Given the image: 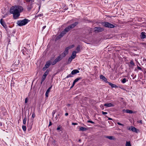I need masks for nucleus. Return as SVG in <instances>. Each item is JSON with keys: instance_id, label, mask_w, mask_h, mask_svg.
Segmentation results:
<instances>
[{"instance_id": "obj_17", "label": "nucleus", "mask_w": 146, "mask_h": 146, "mask_svg": "<svg viewBox=\"0 0 146 146\" xmlns=\"http://www.w3.org/2000/svg\"><path fill=\"white\" fill-rule=\"evenodd\" d=\"M100 79L101 80H102L103 81H104V82H106L107 81V79L106 78L104 77V76H103L102 75H101L100 76Z\"/></svg>"}, {"instance_id": "obj_16", "label": "nucleus", "mask_w": 146, "mask_h": 146, "mask_svg": "<svg viewBox=\"0 0 146 146\" xmlns=\"http://www.w3.org/2000/svg\"><path fill=\"white\" fill-rule=\"evenodd\" d=\"M104 106L108 107H111L114 106V105L113 104L111 103H106L104 105Z\"/></svg>"}, {"instance_id": "obj_60", "label": "nucleus", "mask_w": 146, "mask_h": 146, "mask_svg": "<svg viewBox=\"0 0 146 146\" xmlns=\"http://www.w3.org/2000/svg\"><path fill=\"white\" fill-rule=\"evenodd\" d=\"M70 82L69 83V85H70Z\"/></svg>"}, {"instance_id": "obj_51", "label": "nucleus", "mask_w": 146, "mask_h": 146, "mask_svg": "<svg viewBox=\"0 0 146 146\" xmlns=\"http://www.w3.org/2000/svg\"><path fill=\"white\" fill-rule=\"evenodd\" d=\"M2 123H1V122H0V126H2Z\"/></svg>"}, {"instance_id": "obj_52", "label": "nucleus", "mask_w": 146, "mask_h": 146, "mask_svg": "<svg viewBox=\"0 0 146 146\" xmlns=\"http://www.w3.org/2000/svg\"><path fill=\"white\" fill-rule=\"evenodd\" d=\"M70 104H68L67 105V106H70Z\"/></svg>"}, {"instance_id": "obj_28", "label": "nucleus", "mask_w": 146, "mask_h": 146, "mask_svg": "<svg viewBox=\"0 0 146 146\" xmlns=\"http://www.w3.org/2000/svg\"><path fill=\"white\" fill-rule=\"evenodd\" d=\"M73 59H74L72 58L71 57H70L68 60V63H70Z\"/></svg>"}, {"instance_id": "obj_35", "label": "nucleus", "mask_w": 146, "mask_h": 146, "mask_svg": "<svg viewBox=\"0 0 146 146\" xmlns=\"http://www.w3.org/2000/svg\"><path fill=\"white\" fill-rule=\"evenodd\" d=\"M76 83H72V84L70 88V89L72 88L75 85Z\"/></svg>"}, {"instance_id": "obj_55", "label": "nucleus", "mask_w": 146, "mask_h": 146, "mask_svg": "<svg viewBox=\"0 0 146 146\" xmlns=\"http://www.w3.org/2000/svg\"><path fill=\"white\" fill-rule=\"evenodd\" d=\"M14 83H14V82H13V83H11V85H12L13 84H14Z\"/></svg>"}, {"instance_id": "obj_44", "label": "nucleus", "mask_w": 146, "mask_h": 146, "mask_svg": "<svg viewBox=\"0 0 146 146\" xmlns=\"http://www.w3.org/2000/svg\"><path fill=\"white\" fill-rule=\"evenodd\" d=\"M130 64L131 65H133L134 64L133 62L132 61H131L130 62Z\"/></svg>"}, {"instance_id": "obj_34", "label": "nucleus", "mask_w": 146, "mask_h": 146, "mask_svg": "<svg viewBox=\"0 0 146 146\" xmlns=\"http://www.w3.org/2000/svg\"><path fill=\"white\" fill-rule=\"evenodd\" d=\"M126 82V80L125 78L123 79L122 81V82Z\"/></svg>"}, {"instance_id": "obj_9", "label": "nucleus", "mask_w": 146, "mask_h": 146, "mask_svg": "<svg viewBox=\"0 0 146 146\" xmlns=\"http://www.w3.org/2000/svg\"><path fill=\"white\" fill-rule=\"evenodd\" d=\"M104 30L103 28L100 27H95L94 28V31L95 32H100L103 31Z\"/></svg>"}, {"instance_id": "obj_54", "label": "nucleus", "mask_w": 146, "mask_h": 146, "mask_svg": "<svg viewBox=\"0 0 146 146\" xmlns=\"http://www.w3.org/2000/svg\"><path fill=\"white\" fill-rule=\"evenodd\" d=\"M19 63V62H18V64H17V63H16V64H15V65H18V64Z\"/></svg>"}, {"instance_id": "obj_59", "label": "nucleus", "mask_w": 146, "mask_h": 146, "mask_svg": "<svg viewBox=\"0 0 146 146\" xmlns=\"http://www.w3.org/2000/svg\"><path fill=\"white\" fill-rule=\"evenodd\" d=\"M57 115V116H59V114H58V115Z\"/></svg>"}, {"instance_id": "obj_19", "label": "nucleus", "mask_w": 146, "mask_h": 146, "mask_svg": "<svg viewBox=\"0 0 146 146\" xmlns=\"http://www.w3.org/2000/svg\"><path fill=\"white\" fill-rule=\"evenodd\" d=\"M109 84L110 86L112 88H117L118 87L116 85L112 84L111 83H108Z\"/></svg>"}, {"instance_id": "obj_2", "label": "nucleus", "mask_w": 146, "mask_h": 146, "mask_svg": "<svg viewBox=\"0 0 146 146\" xmlns=\"http://www.w3.org/2000/svg\"><path fill=\"white\" fill-rule=\"evenodd\" d=\"M78 22H77L74 23L69 26L66 27L64 30V31H62L61 33L58 36H57L56 39L58 40L62 37L66 33L68 32L71 29L73 28L78 24Z\"/></svg>"}, {"instance_id": "obj_39", "label": "nucleus", "mask_w": 146, "mask_h": 146, "mask_svg": "<svg viewBox=\"0 0 146 146\" xmlns=\"http://www.w3.org/2000/svg\"><path fill=\"white\" fill-rule=\"evenodd\" d=\"M78 124L77 123H72V125H77Z\"/></svg>"}, {"instance_id": "obj_42", "label": "nucleus", "mask_w": 146, "mask_h": 146, "mask_svg": "<svg viewBox=\"0 0 146 146\" xmlns=\"http://www.w3.org/2000/svg\"><path fill=\"white\" fill-rule=\"evenodd\" d=\"M142 121L141 120H139V121H137V123H141V124L142 123Z\"/></svg>"}, {"instance_id": "obj_26", "label": "nucleus", "mask_w": 146, "mask_h": 146, "mask_svg": "<svg viewBox=\"0 0 146 146\" xmlns=\"http://www.w3.org/2000/svg\"><path fill=\"white\" fill-rule=\"evenodd\" d=\"M126 146H131V145L129 141H127L126 143Z\"/></svg>"}, {"instance_id": "obj_48", "label": "nucleus", "mask_w": 146, "mask_h": 146, "mask_svg": "<svg viewBox=\"0 0 146 146\" xmlns=\"http://www.w3.org/2000/svg\"><path fill=\"white\" fill-rule=\"evenodd\" d=\"M128 130H131V127H128Z\"/></svg>"}, {"instance_id": "obj_27", "label": "nucleus", "mask_w": 146, "mask_h": 146, "mask_svg": "<svg viewBox=\"0 0 146 146\" xmlns=\"http://www.w3.org/2000/svg\"><path fill=\"white\" fill-rule=\"evenodd\" d=\"M81 79V78L80 77L78 78H76V79H75L73 82H77L78 81L80 80Z\"/></svg>"}, {"instance_id": "obj_45", "label": "nucleus", "mask_w": 146, "mask_h": 146, "mask_svg": "<svg viewBox=\"0 0 146 146\" xmlns=\"http://www.w3.org/2000/svg\"><path fill=\"white\" fill-rule=\"evenodd\" d=\"M141 68L140 67L137 66V69H139V70H141Z\"/></svg>"}, {"instance_id": "obj_33", "label": "nucleus", "mask_w": 146, "mask_h": 146, "mask_svg": "<svg viewBox=\"0 0 146 146\" xmlns=\"http://www.w3.org/2000/svg\"><path fill=\"white\" fill-rule=\"evenodd\" d=\"M87 122L88 123H93V124H94V122L92 121H91V120H88L87 121Z\"/></svg>"}, {"instance_id": "obj_12", "label": "nucleus", "mask_w": 146, "mask_h": 146, "mask_svg": "<svg viewBox=\"0 0 146 146\" xmlns=\"http://www.w3.org/2000/svg\"><path fill=\"white\" fill-rule=\"evenodd\" d=\"M0 23L4 28H7V25L5 24V22L2 19H1L0 20Z\"/></svg>"}, {"instance_id": "obj_56", "label": "nucleus", "mask_w": 146, "mask_h": 146, "mask_svg": "<svg viewBox=\"0 0 146 146\" xmlns=\"http://www.w3.org/2000/svg\"><path fill=\"white\" fill-rule=\"evenodd\" d=\"M55 118H56V119H57V115H56V117H55Z\"/></svg>"}, {"instance_id": "obj_21", "label": "nucleus", "mask_w": 146, "mask_h": 146, "mask_svg": "<svg viewBox=\"0 0 146 146\" xmlns=\"http://www.w3.org/2000/svg\"><path fill=\"white\" fill-rule=\"evenodd\" d=\"M88 130L87 128H86L82 127H80L79 128V131H86Z\"/></svg>"}, {"instance_id": "obj_14", "label": "nucleus", "mask_w": 146, "mask_h": 146, "mask_svg": "<svg viewBox=\"0 0 146 146\" xmlns=\"http://www.w3.org/2000/svg\"><path fill=\"white\" fill-rule=\"evenodd\" d=\"M146 33L145 32H143L141 33L140 37L141 39H144L146 38Z\"/></svg>"}, {"instance_id": "obj_11", "label": "nucleus", "mask_w": 146, "mask_h": 146, "mask_svg": "<svg viewBox=\"0 0 146 146\" xmlns=\"http://www.w3.org/2000/svg\"><path fill=\"white\" fill-rule=\"evenodd\" d=\"M48 72L49 71L48 70H47L45 72L42 78V82L45 79L47 75L48 74Z\"/></svg>"}, {"instance_id": "obj_18", "label": "nucleus", "mask_w": 146, "mask_h": 146, "mask_svg": "<svg viewBox=\"0 0 146 146\" xmlns=\"http://www.w3.org/2000/svg\"><path fill=\"white\" fill-rule=\"evenodd\" d=\"M105 137L106 138H108L111 140H114L115 139V138L114 137H113V136H105Z\"/></svg>"}, {"instance_id": "obj_38", "label": "nucleus", "mask_w": 146, "mask_h": 146, "mask_svg": "<svg viewBox=\"0 0 146 146\" xmlns=\"http://www.w3.org/2000/svg\"><path fill=\"white\" fill-rule=\"evenodd\" d=\"M56 142V141L55 140H53V141L52 142V144L54 145H55V143Z\"/></svg>"}, {"instance_id": "obj_8", "label": "nucleus", "mask_w": 146, "mask_h": 146, "mask_svg": "<svg viewBox=\"0 0 146 146\" xmlns=\"http://www.w3.org/2000/svg\"><path fill=\"white\" fill-rule=\"evenodd\" d=\"M68 53V51L65 48L64 51L61 54L60 56H61V57H62V59L63 58L65 57Z\"/></svg>"}, {"instance_id": "obj_61", "label": "nucleus", "mask_w": 146, "mask_h": 146, "mask_svg": "<svg viewBox=\"0 0 146 146\" xmlns=\"http://www.w3.org/2000/svg\"><path fill=\"white\" fill-rule=\"evenodd\" d=\"M40 6H39V9L40 8Z\"/></svg>"}, {"instance_id": "obj_3", "label": "nucleus", "mask_w": 146, "mask_h": 146, "mask_svg": "<svg viewBox=\"0 0 146 146\" xmlns=\"http://www.w3.org/2000/svg\"><path fill=\"white\" fill-rule=\"evenodd\" d=\"M29 21H30L28 19H25L23 20L18 21H17V24L18 25L21 26L25 25Z\"/></svg>"}, {"instance_id": "obj_23", "label": "nucleus", "mask_w": 146, "mask_h": 146, "mask_svg": "<svg viewBox=\"0 0 146 146\" xmlns=\"http://www.w3.org/2000/svg\"><path fill=\"white\" fill-rule=\"evenodd\" d=\"M80 46L78 45L76 49V50L75 51L76 53H78L80 52Z\"/></svg>"}, {"instance_id": "obj_58", "label": "nucleus", "mask_w": 146, "mask_h": 146, "mask_svg": "<svg viewBox=\"0 0 146 146\" xmlns=\"http://www.w3.org/2000/svg\"><path fill=\"white\" fill-rule=\"evenodd\" d=\"M52 115V117H54V115Z\"/></svg>"}, {"instance_id": "obj_7", "label": "nucleus", "mask_w": 146, "mask_h": 146, "mask_svg": "<svg viewBox=\"0 0 146 146\" xmlns=\"http://www.w3.org/2000/svg\"><path fill=\"white\" fill-rule=\"evenodd\" d=\"M62 58L60 55L58 56V57L55 59L54 61L52 63V65H54L56 64L57 62L61 60Z\"/></svg>"}, {"instance_id": "obj_49", "label": "nucleus", "mask_w": 146, "mask_h": 146, "mask_svg": "<svg viewBox=\"0 0 146 146\" xmlns=\"http://www.w3.org/2000/svg\"><path fill=\"white\" fill-rule=\"evenodd\" d=\"M81 139H79L78 141V142H81Z\"/></svg>"}, {"instance_id": "obj_31", "label": "nucleus", "mask_w": 146, "mask_h": 146, "mask_svg": "<svg viewBox=\"0 0 146 146\" xmlns=\"http://www.w3.org/2000/svg\"><path fill=\"white\" fill-rule=\"evenodd\" d=\"M35 116V112H33L32 113V117L33 119Z\"/></svg>"}, {"instance_id": "obj_5", "label": "nucleus", "mask_w": 146, "mask_h": 146, "mask_svg": "<svg viewBox=\"0 0 146 146\" xmlns=\"http://www.w3.org/2000/svg\"><path fill=\"white\" fill-rule=\"evenodd\" d=\"M79 71L78 70L75 69L73 70L71 74L68 75L66 77V78H68L70 77H72V75H75L78 73H79Z\"/></svg>"}, {"instance_id": "obj_25", "label": "nucleus", "mask_w": 146, "mask_h": 146, "mask_svg": "<svg viewBox=\"0 0 146 146\" xmlns=\"http://www.w3.org/2000/svg\"><path fill=\"white\" fill-rule=\"evenodd\" d=\"M33 123L31 124V125H30L29 126L28 125L27 127H28V131H30L31 130V129L32 128V125Z\"/></svg>"}, {"instance_id": "obj_1", "label": "nucleus", "mask_w": 146, "mask_h": 146, "mask_svg": "<svg viewBox=\"0 0 146 146\" xmlns=\"http://www.w3.org/2000/svg\"><path fill=\"white\" fill-rule=\"evenodd\" d=\"M23 7L20 6H15L12 7L10 9V13L13 15L14 19H16L20 15V13L23 11Z\"/></svg>"}, {"instance_id": "obj_32", "label": "nucleus", "mask_w": 146, "mask_h": 146, "mask_svg": "<svg viewBox=\"0 0 146 146\" xmlns=\"http://www.w3.org/2000/svg\"><path fill=\"white\" fill-rule=\"evenodd\" d=\"M43 14H40L39 15H36V17H41L42 16Z\"/></svg>"}, {"instance_id": "obj_43", "label": "nucleus", "mask_w": 146, "mask_h": 146, "mask_svg": "<svg viewBox=\"0 0 146 146\" xmlns=\"http://www.w3.org/2000/svg\"><path fill=\"white\" fill-rule=\"evenodd\" d=\"M117 123V124L118 125H123L121 123H120L119 122H118Z\"/></svg>"}, {"instance_id": "obj_46", "label": "nucleus", "mask_w": 146, "mask_h": 146, "mask_svg": "<svg viewBox=\"0 0 146 146\" xmlns=\"http://www.w3.org/2000/svg\"><path fill=\"white\" fill-rule=\"evenodd\" d=\"M68 115V113H66L65 114V115L66 116Z\"/></svg>"}, {"instance_id": "obj_29", "label": "nucleus", "mask_w": 146, "mask_h": 146, "mask_svg": "<svg viewBox=\"0 0 146 146\" xmlns=\"http://www.w3.org/2000/svg\"><path fill=\"white\" fill-rule=\"evenodd\" d=\"M27 119L26 116L25 117L24 119L23 120V123L24 124H25L26 122Z\"/></svg>"}, {"instance_id": "obj_13", "label": "nucleus", "mask_w": 146, "mask_h": 146, "mask_svg": "<svg viewBox=\"0 0 146 146\" xmlns=\"http://www.w3.org/2000/svg\"><path fill=\"white\" fill-rule=\"evenodd\" d=\"M52 87V85H51L50 87L47 90L45 93V96L46 97H48V93L50 92V90Z\"/></svg>"}, {"instance_id": "obj_4", "label": "nucleus", "mask_w": 146, "mask_h": 146, "mask_svg": "<svg viewBox=\"0 0 146 146\" xmlns=\"http://www.w3.org/2000/svg\"><path fill=\"white\" fill-rule=\"evenodd\" d=\"M102 24L105 27L108 28H113L115 27L114 25L108 22L102 23Z\"/></svg>"}, {"instance_id": "obj_37", "label": "nucleus", "mask_w": 146, "mask_h": 146, "mask_svg": "<svg viewBox=\"0 0 146 146\" xmlns=\"http://www.w3.org/2000/svg\"><path fill=\"white\" fill-rule=\"evenodd\" d=\"M56 112V110H54L53 111L52 113V115H54L55 113Z\"/></svg>"}, {"instance_id": "obj_50", "label": "nucleus", "mask_w": 146, "mask_h": 146, "mask_svg": "<svg viewBox=\"0 0 146 146\" xmlns=\"http://www.w3.org/2000/svg\"><path fill=\"white\" fill-rule=\"evenodd\" d=\"M46 27V26H44L43 27H42V28L43 29H44L45 27Z\"/></svg>"}, {"instance_id": "obj_6", "label": "nucleus", "mask_w": 146, "mask_h": 146, "mask_svg": "<svg viewBox=\"0 0 146 146\" xmlns=\"http://www.w3.org/2000/svg\"><path fill=\"white\" fill-rule=\"evenodd\" d=\"M34 0L31 1L30 2H28V7L27 9L28 10H30L33 7V5L34 4Z\"/></svg>"}, {"instance_id": "obj_22", "label": "nucleus", "mask_w": 146, "mask_h": 146, "mask_svg": "<svg viewBox=\"0 0 146 146\" xmlns=\"http://www.w3.org/2000/svg\"><path fill=\"white\" fill-rule=\"evenodd\" d=\"M131 130L133 132L137 133V129L133 126H131Z\"/></svg>"}, {"instance_id": "obj_24", "label": "nucleus", "mask_w": 146, "mask_h": 146, "mask_svg": "<svg viewBox=\"0 0 146 146\" xmlns=\"http://www.w3.org/2000/svg\"><path fill=\"white\" fill-rule=\"evenodd\" d=\"M74 44H72L70 46H69L66 47V48L68 51L69 49L74 47Z\"/></svg>"}, {"instance_id": "obj_57", "label": "nucleus", "mask_w": 146, "mask_h": 146, "mask_svg": "<svg viewBox=\"0 0 146 146\" xmlns=\"http://www.w3.org/2000/svg\"><path fill=\"white\" fill-rule=\"evenodd\" d=\"M108 119L109 120H111V119H112L111 118H108Z\"/></svg>"}, {"instance_id": "obj_41", "label": "nucleus", "mask_w": 146, "mask_h": 146, "mask_svg": "<svg viewBox=\"0 0 146 146\" xmlns=\"http://www.w3.org/2000/svg\"><path fill=\"white\" fill-rule=\"evenodd\" d=\"M52 122L51 121H50L49 124L48 125V126H50V125H52Z\"/></svg>"}, {"instance_id": "obj_47", "label": "nucleus", "mask_w": 146, "mask_h": 146, "mask_svg": "<svg viewBox=\"0 0 146 146\" xmlns=\"http://www.w3.org/2000/svg\"><path fill=\"white\" fill-rule=\"evenodd\" d=\"M60 129V127H58L57 128V130H59Z\"/></svg>"}, {"instance_id": "obj_63", "label": "nucleus", "mask_w": 146, "mask_h": 146, "mask_svg": "<svg viewBox=\"0 0 146 146\" xmlns=\"http://www.w3.org/2000/svg\"><path fill=\"white\" fill-rule=\"evenodd\" d=\"M42 82H41V84H42Z\"/></svg>"}, {"instance_id": "obj_30", "label": "nucleus", "mask_w": 146, "mask_h": 146, "mask_svg": "<svg viewBox=\"0 0 146 146\" xmlns=\"http://www.w3.org/2000/svg\"><path fill=\"white\" fill-rule=\"evenodd\" d=\"M22 129H23V130L24 131H25L26 130V126L25 125H23L22 126Z\"/></svg>"}, {"instance_id": "obj_36", "label": "nucleus", "mask_w": 146, "mask_h": 146, "mask_svg": "<svg viewBox=\"0 0 146 146\" xmlns=\"http://www.w3.org/2000/svg\"><path fill=\"white\" fill-rule=\"evenodd\" d=\"M102 114L103 115H105L107 114L108 113L107 112H104L103 111H102Z\"/></svg>"}, {"instance_id": "obj_20", "label": "nucleus", "mask_w": 146, "mask_h": 146, "mask_svg": "<svg viewBox=\"0 0 146 146\" xmlns=\"http://www.w3.org/2000/svg\"><path fill=\"white\" fill-rule=\"evenodd\" d=\"M76 52L75 51H74L72 52V56L70 57L74 59L76 57Z\"/></svg>"}, {"instance_id": "obj_10", "label": "nucleus", "mask_w": 146, "mask_h": 146, "mask_svg": "<svg viewBox=\"0 0 146 146\" xmlns=\"http://www.w3.org/2000/svg\"><path fill=\"white\" fill-rule=\"evenodd\" d=\"M50 65V61H47L46 64L45 65L44 67L42 69L43 70H44L47 68H48Z\"/></svg>"}, {"instance_id": "obj_40", "label": "nucleus", "mask_w": 146, "mask_h": 146, "mask_svg": "<svg viewBox=\"0 0 146 146\" xmlns=\"http://www.w3.org/2000/svg\"><path fill=\"white\" fill-rule=\"evenodd\" d=\"M27 102H28V100H27V98H25V104H26L27 103Z\"/></svg>"}, {"instance_id": "obj_53", "label": "nucleus", "mask_w": 146, "mask_h": 146, "mask_svg": "<svg viewBox=\"0 0 146 146\" xmlns=\"http://www.w3.org/2000/svg\"><path fill=\"white\" fill-rule=\"evenodd\" d=\"M137 133H138V132H139V129H137Z\"/></svg>"}, {"instance_id": "obj_62", "label": "nucleus", "mask_w": 146, "mask_h": 146, "mask_svg": "<svg viewBox=\"0 0 146 146\" xmlns=\"http://www.w3.org/2000/svg\"><path fill=\"white\" fill-rule=\"evenodd\" d=\"M33 84V82H32V84Z\"/></svg>"}, {"instance_id": "obj_15", "label": "nucleus", "mask_w": 146, "mask_h": 146, "mask_svg": "<svg viewBox=\"0 0 146 146\" xmlns=\"http://www.w3.org/2000/svg\"><path fill=\"white\" fill-rule=\"evenodd\" d=\"M123 112H126L129 113H133V111L131 110H130L128 109L125 110L123 109Z\"/></svg>"}]
</instances>
